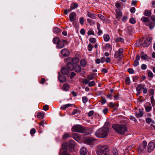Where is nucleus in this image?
<instances>
[{
    "mask_svg": "<svg viewBox=\"0 0 155 155\" xmlns=\"http://www.w3.org/2000/svg\"><path fill=\"white\" fill-rule=\"evenodd\" d=\"M110 124L106 122L103 126L97 130L95 133L96 136L99 138H105L108 135L110 127Z\"/></svg>",
    "mask_w": 155,
    "mask_h": 155,
    "instance_id": "f257e3e1",
    "label": "nucleus"
},
{
    "mask_svg": "<svg viewBox=\"0 0 155 155\" xmlns=\"http://www.w3.org/2000/svg\"><path fill=\"white\" fill-rule=\"evenodd\" d=\"M112 127L116 132L122 135H124L127 130L126 127L122 124H114Z\"/></svg>",
    "mask_w": 155,
    "mask_h": 155,
    "instance_id": "f03ea898",
    "label": "nucleus"
},
{
    "mask_svg": "<svg viewBox=\"0 0 155 155\" xmlns=\"http://www.w3.org/2000/svg\"><path fill=\"white\" fill-rule=\"evenodd\" d=\"M108 150L107 146L100 145L97 148L96 153L97 155H109Z\"/></svg>",
    "mask_w": 155,
    "mask_h": 155,
    "instance_id": "7ed1b4c3",
    "label": "nucleus"
},
{
    "mask_svg": "<svg viewBox=\"0 0 155 155\" xmlns=\"http://www.w3.org/2000/svg\"><path fill=\"white\" fill-rule=\"evenodd\" d=\"M152 40L151 37H147L145 39L144 38L141 39L139 41L136 42L137 46L141 45L143 47H148L150 44Z\"/></svg>",
    "mask_w": 155,
    "mask_h": 155,
    "instance_id": "20e7f679",
    "label": "nucleus"
},
{
    "mask_svg": "<svg viewBox=\"0 0 155 155\" xmlns=\"http://www.w3.org/2000/svg\"><path fill=\"white\" fill-rule=\"evenodd\" d=\"M141 20L144 22L146 26H148L150 29L155 27V22L150 21L149 18L143 16L141 18Z\"/></svg>",
    "mask_w": 155,
    "mask_h": 155,
    "instance_id": "39448f33",
    "label": "nucleus"
},
{
    "mask_svg": "<svg viewBox=\"0 0 155 155\" xmlns=\"http://www.w3.org/2000/svg\"><path fill=\"white\" fill-rule=\"evenodd\" d=\"M72 132H78L80 133H83L85 132V129L81 125L77 124L74 125L71 128Z\"/></svg>",
    "mask_w": 155,
    "mask_h": 155,
    "instance_id": "423d86ee",
    "label": "nucleus"
},
{
    "mask_svg": "<svg viewBox=\"0 0 155 155\" xmlns=\"http://www.w3.org/2000/svg\"><path fill=\"white\" fill-rule=\"evenodd\" d=\"M124 53V50L122 48H120L114 54V57L115 58H121V56L123 55Z\"/></svg>",
    "mask_w": 155,
    "mask_h": 155,
    "instance_id": "0eeeda50",
    "label": "nucleus"
},
{
    "mask_svg": "<svg viewBox=\"0 0 155 155\" xmlns=\"http://www.w3.org/2000/svg\"><path fill=\"white\" fill-rule=\"evenodd\" d=\"M65 40H63L60 41L56 45V48L57 49H61L64 47V44L67 42Z\"/></svg>",
    "mask_w": 155,
    "mask_h": 155,
    "instance_id": "6e6552de",
    "label": "nucleus"
},
{
    "mask_svg": "<svg viewBox=\"0 0 155 155\" xmlns=\"http://www.w3.org/2000/svg\"><path fill=\"white\" fill-rule=\"evenodd\" d=\"M84 82L86 84H88V86L91 87L94 86L96 84V83L94 81H89V80L87 79H84Z\"/></svg>",
    "mask_w": 155,
    "mask_h": 155,
    "instance_id": "1a4fd4ad",
    "label": "nucleus"
},
{
    "mask_svg": "<svg viewBox=\"0 0 155 155\" xmlns=\"http://www.w3.org/2000/svg\"><path fill=\"white\" fill-rule=\"evenodd\" d=\"M69 20L71 22H72L76 20V14L74 12L70 13L69 16Z\"/></svg>",
    "mask_w": 155,
    "mask_h": 155,
    "instance_id": "9d476101",
    "label": "nucleus"
},
{
    "mask_svg": "<svg viewBox=\"0 0 155 155\" xmlns=\"http://www.w3.org/2000/svg\"><path fill=\"white\" fill-rule=\"evenodd\" d=\"M61 54L64 57L68 56L70 54L69 51L66 48L63 49L61 51Z\"/></svg>",
    "mask_w": 155,
    "mask_h": 155,
    "instance_id": "9b49d317",
    "label": "nucleus"
},
{
    "mask_svg": "<svg viewBox=\"0 0 155 155\" xmlns=\"http://www.w3.org/2000/svg\"><path fill=\"white\" fill-rule=\"evenodd\" d=\"M155 147V144L152 142H150L148 145V152H150L154 149Z\"/></svg>",
    "mask_w": 155,
    "mask_h": 155,
    "instance_id": "f8f14e48",
    "label": "nucleus"
},
{
    "mask_svg": "<svg viewBox=\"0 0 155 155\" xmlns=\"http://www.w3.org/2000/svg\"><path fill=\"white\" fill-rule=\"evenodd\" d=\"M75 146V143L73 140H70L68 143V147L70 150H72Z\"/></svg>",
    "mask_w": 155,
    "mask_h": 155,
    "instance_id": "ddd939ff",
    "label": "nucleus"
},
{
    "mask_svg": "<svg viewBox=\"0 0 155 155\" xmlns=\"http://www.w3.org/2000/svg\"><path fill=\"white\" fill-rule=\"evenodd\" d=\"M68 59H69L70 60H71L72 63L74 64H77L78 63L79 61V58L78 57H75L73 58H68Z\"/></svg>",
    "mask_w": 155,
    "mask_h": 155,
    "instance_id": "4468645a",
    "label": "nucleus"
},
{
    "mask_svg": "<svg viewBox=\"0 0 155 155\" xmlns=\"http://www.w3.org/2000/svg\"><path fill=\"white\" fill-rule=\"evenodd\" d=\"M115 12L116 13L117 17L118 18H120L122 15L121 10L119 9H116Z\"/></svg>",
    "mask_w": 155,
    "mask_h": 155,
    "instance_id": "2eb2a0df",
    "label": "nucleus"
},
{
    "mask_svg": "<svg viewBox=\"0 0 155 155\" xmlns=\"http://www.w3.org/2000/svg\"><path fill=\"white\" fill-rule=\"evenodd\" d=\"M67 66L68 69L70 71H72L74 70V66L73 64L71 62H69L67 64Z\"/></svg>",
    "mask_w": 155,
    "mask_h": 155,
    "instance_id": "dca6fc26",
    "label": "nucleus"
},
{
    "mask_svg": "<svg viewBox=\"0 0 155 155\" xmlns=\"http://www.w3.org/2000/svg\"><path fill=\"white\" fill-rule=\"evenodd\" d=\"M73 137L77 141L81 139L80 135L78 133H74L73 134Z\"/></svg>",
    "mask_w": 155,
    "mask_h": 155,
    "instance_id": "f3484780",
    "label": "nucleus"
},
{
    "mask_svg": "<svg viewBox=\"0 0 155 155\" xmlns=\"http://www.w3.org/2000/svg\"><path fill=\"white\" fill-rule=\"evenodd\" d=\"M94 141V139L92 138H88L85 139V142L87 144H91L93 143Z\"/></svg>",
    "mask_w": 155,
    "mask_h": 155,
    "instance_id": "a211bd4d",
    "label": "nucleus"
},
{
    "mask_svg": "<svg viewBox=\"0 0 155 155\" xmlns=\"http://www.w3.org/2000/svg\"><path fill=\"white\" fill-rule=\"evenodd\" d=\"M152 108L151 105L150 103L146 104V105L145 106V109L147 112H150Z\"/></svg>",
    "mask_w": 155,
    "mask_h": 155,
    "instance_id": "6ab92c4d",
    "label": "nucleus"
},
{
    "mask_svg": "<svg viewBox=\"0 0 155 155\" xmlns=\"http://www.w3.org/2000/svg\"><path fill=\"white\" fill-rule=\"evenodd\" d=\"M140 56L139 55H137L136 57V59L134 63V66H137L139 64L138 61L140 60Z\"/></svg>",
    "mask_w": 155,
    "mask_h": 155,
    "instance_id": "aec40b11",
    "label": "nucleus"
},
{
    "mask_svg": "<svg viewBox=\"0 0 155 155\" xmlns=\"http://www.w3.org/2000/svg\"><path fill=\"white\" fill-rule=\"evenodd\" d=\"M87 149L84 147H82L80 151V153L81 155H85L87 153Z\"/></svg>",
    "mask_w": 155,
    "mask_h": 155,
    "instance_id": "412c9836",
    "label": "nucleus"
},
{
    "mask_svg": "<svg viewBox=\"0 0 155 155\" xmlns=\"http://www.w3.org/2000/svg\"><path fill=\"white\" fill-rule=\"evenodd\" d=\"M61 73L64 75H67L69 72V70L66 68L63 67L61 70Z\"/></svg>",
    "mask_w": 155,
    "mask_h": 155,
    "instance_id": "4be33fe9",
    "label": "nucleus"
},
{
    "mask_svg": "<svg viewBox=\"0 0 155 155\" xmlns=\"http://www.w3.org/2000/svg\"><path fill=\"white\" fill-rule=\"evenodd\" d=\"M74 70L77 72H80L81 70V66L78 64L75 65Z\"/></svg>",
    "mask_w": 155,
    "mask_h": 155,
    "instance_id": "5701e85b",
    "label": "nucleus"
},
{
    "mask_svg": "<svg viewBox=\"0 0 155 155\" xmlns=\"http://www.w3.org/2000/svg\"><path fill=\"white\" fill-rule=\"evenodd\" d=\"M58 79L60 82L63 83L66 81V78L65 76L63 75H59Z\"/></svg>",
    "mask_w": 155,
    "mask_h": 155,
    "instance_id": "b1692460",
    "label": "nucleus"
},
{
    "mask_svg": "<svg viewBox=\"0 0 155 155\" xmlns=\"http://www.w3.org/2000/svg\"><path fill=\"white\" fill-rule=\"evenodd\" d=\"M73 104H65L62 105L60 108L61 109L63 110H65L67 108L71 107L72 105H73Z\"/></svg>",
    "mask_w": 155,
    "mask_h": 155,
    "instance_id": "393cba45",
    "label": "nucleus"
},
{
    "mask_svg": "<svg viewBox=\"0 0 155 155\" xmlns=\"http://www.w3.org/2000/svg\"><path fill=\"white\" fill-rule=\"evenodd\" d=\"M87 16L90 18L93 19H96L97 17L96 15L95 14H93L91 12H88L87 13Z\"/></svg>",
    "mask_w": 155,
    "mask_h": 155,
    "instance_id": "a878e982",
    "label": "nucleus"
},
{
    "mask_svg": "<svg viewBox=\"0 0 155 155\" xmlns=\"http://www.w3.org/2000/svg\"><path fill=\"white\" fill-rule=\"evenodd\" d=\"M144 86V85L142 84H139L136 87V91H137L141 92V89L143 88Z\"/></svg>",
    "mask_w": 155,
    "mask_h": 155,
    "instance_id": "bb28decb",
    "label": "nucleus"
},
{
    "mask_svg": "<svg viewBox=\"0 0 155 155\" xmlns=\"http://www.w3.org/2000/svg\"><path fill=\"white\" fill-rule=\"evenodd\" d=\"M139 113L138 114L137 113L136 114V116L137 117H142L143 115V111L141 110L140 109H139Z\"/></svg>",
    "mask_w": 155,
    "mask_h": 155,
    "instance_id": "cd10ccee",
    "label": "nucleus"
},
{
    "mask_svg": "<svg viewBox=\"0 0 155 155\" xmlns=\"http://www.w3.org/2000/svg\"><path fill=\"white\" fill-rule=\"evenodd\" d=\"M70 88L69 85L67 84H64L63 85V89L65 91H67Z\"/></svg>",
    "mask_w": 155,
    "mask_h": 155,
    "instance_id": "c85d7f7f",
    "label": "nucleus"
},
{
    "mask_svg": "<svg viewBox=\"0 0 155 155\" xmlns=\"http://www.w3.org/2000/svg\"><path fill=\"white\" fill-rule=\"evenodd\" d=\"M61 154L60 155H70L65 150H60Z\"/></svg>",
    "mask_w": 155,
    "mask_h": 155,
    "instance_id": "c756f323",
    "label": "nucleus"
},
{
    "mask_svg": "<svg viewBox=\"0 0 155 155\" xmlns=\"http://www.w3.org/2000/svg\"><path fill=\"white\" fill-rule=\"evenodd\" d=\"M80 64L82 67H85L87 64L86 61L84 59H82L80 61Z\"/></svg>",
    "mask_w": 155,
    "mask_h": 155,
    "instance_id": "7c9ffc66",
    "label": "nucleus"
},
{
    "mask_svg": "<svg viewBox=\"0 0 155 155\" xmlns=\"http://www.w3.org/2000/svg\"><path fill=\"white\" fill-rule=\"evenodd\" d=\"M60 41V40L59 38L58 37H55L53 38V42L54 44H57Z\"/></svg>",
    "mask_w": 155,
    "mask_h": 155,
    "instance_id": "2f4dec72",
    "label": "nucleus"
},
{
    "mask_svg": "<svg viewBox=\"0 0 155 155\" xmlns=\"http://www.w3.org/2000/svg\"><path fill=\"white\" fill-rule=\"evenodd\" d=\"M151 14V12L149 10H146L144 13V15L146 16H150Z\"/></svg>",
    "mask_w": 155,
    "mask_h": 155,
    "instance_id": "473e14b6",
    "label": "nucleus"
},
{
    "mask_svg": "<svg viewBox=\"0 0 155 155\" xmlns=\"http://www.w3.org/2000/svg\"><path fill=\"white\" fill-rule=\"evenodd\" d=\"M103 38L105 41H108L110 40V36L108 34L104 35L103 36Z\"/></svg>",
    "mask_w": 155,
    "mask_h": 155,
    "instance_id": "72a5a7b5",
    "label": "nucleus"
},
{
    "mask_svg": "<svg viewBox=\"0 0 155 155\" xmlns=\"http://www.w3.org/2000/svg\"><path fill=\"white\" fill-rule=\"evenodd\" d=\"M114 40L116 42L120 41L122 42L124 41V39L120 37H117L114 39Z\"/></svg>",
    "mask_w": 155,
    "mask_h": 155,
    "instance_id": "f704fd0d",
    "label": "nucleus"
},
{
    "mask_svg": "<svg viewBox=\"0 0 155 155\" xmlns=\"http://www.w3.org/2000/svg\"><path fill=\"white\" fill-rule=\"evenodd\" d=\"M78 4L76 3H73L71 4L70 8L72 9H74L78 7Z\"/></svg>",
    "mask_w": 155,
    "mask_h": 155,
    "instance_id": "c9c22d12",
    "label": "nucleus"
},
{
    "mask_svg": "<svg viewBox=\"0 0 155 155\" xmlns=\"http://www.w3.org/2000/svg\"><path fill=\"white\" fill-rule=\"evenodd\" d=\"M53 31L54 33H59L61 32V31L58 28L55 27L53 29Z\"/></svg>",
    "mask_w": 155,
    "mask_h": 155,
    "instance_id": "e433bc0d",
    "label": "nucleus"
},
{
    "mask_svg": "<svg viewBox=\"0 0 155 155\" xmlns=\"http://www.w3.org/2000/svg\"><path fill=\"white\" fill-rule=\"evenodd\" d=\"M140 56L141 58L143 60L146 59L147 58V55L146 54H145L143 52L141 53L140 54Z\"/></svg>",
    "mask_w": 155,
    "mask_h": 155,
    "instance_id": "4c0bfd02",
    "label": "nucleus"
},
{
    "mask_svg": "<svg viewBox=\"0 0 155 155\" xmlns=\"http://www.w3.org/2000/svg\"><path fill=\"white\" fill-rule=\"evenodd\" d=\"M44 114L42 113L39 112L38 114L37 117L39 119H42L44 117Z\"/></svg>",
    "mask_w": 155,
    "mask_h": 155,
    "instance_id": "58836bf2",
    "label": "nucleus"
},
{
    "mask_svg": "<svg viewBox=\"0 0 155 155\" xmlns=\"http://www.w3.org/2000/svg\"><path fill=\"white\" fill-rule=\"evenodd\" d=\"M87 22L89 23V24L91 25H94L95 23V21L89 18H87Z\"/></svg>",
    "mask_w": 155,
    "mask_h": 155,
    "instance_id": "ea45409f",
    "label": "nucleus"
},
{
    "mask_svg": "<svg viewBox=\"0 0 155 155\" xmlns=\"http://www.w3.org/2000/svg\"><path fill=\"white\" fill-rule=\"evenodd\" d=\"M146 149H144L142 146H139L138 148V152L140 153L143 152Z\"/></svg>",
    "mask_w": 155,
    "mask_h": 155,
    "instance_id": "a19ab883",
    "label": "nucleus"
},
{
    "mask_svg": "<svg viewBox=\"0 0 155 155\" xmlns=\"http://www.w3.org/2000/svg\"><path fill=\"white\" fill-rule=\"evenodd\" d=\"M87 78L88 80H91L94 79V75L93 74H91L88 75H87Z\"/></svg>",
    "mask_w": 155,
    "mask_h": 155,
    "instance_id": "79ce46f5",
    "label": "nucleus"
},
{
    "mask_svg": "<svg viewBox=\"0 0 155 155\" xmlns=\"http://www.w3.org/2000/svg\"><path fill=\"white\" fill-rule=\"evenodd\" d=\"M68 144L67 145V144L65 143H63L62 145V149L61 150H67L66 148Z\"/></svg>",
    "mask_w": 155,
    "mask_h": 155,
    "instance_id": "37998d69",
    "label": "nucleus"
},
{
    "mask_svg": "<svg viewBox=\"0 0 155 155\" xmlns=\"http://www.w3.org/2000/svg\"><path fill=\"white\" fill-rule=\"evenodd\" d=\"M87 34L88 35H94V31L92 30L91 29H90L88 31Z\"/></svg>",
    "mask_w": 155,
    "mask_h": 155,
    "instance_id": "c03bdc74",
    "label": "nucleus"
},
{
    "mask_svg": "<svg viewBox=\"0 0 155 155\" xmlns=\"http://www.w3.org/2000/svg\"><path fill=\"white\" fill-rule=\"evenodd\" d=\"M125 83L129 85L130 83V81L129 77H127L125 79Z\"/></svg>",
    "mask_w": 155,
    "mask_h": 155,
    "instance_id": "a18cd8bd",
    "label": "nucleus"
},
{
    "mask_svg": "<svg viewBox=\"0 0 155 155\" xmlns=\"http://www.w3.org/2000/svg\"><path fill=\"white\" fill-rule=\"evenodd\" d=\"M88 50L89 51H92V49L93 48V46L91 44H89L88 46Z\"/></svg>",
    "mask_w": 155,
    "mask_h": 155,
    "instance_id": "49530a36",
    "label": "nucleus"
},
{
    "mask_svg": "<svg viewBox=\"0 0 155 155\" xmlns=\"http://www.w3.org/2000/svg\"><path fill=\"white\" fill-rule=\"evenodd\" d=\"M79 22L80 24L82 25L84 23V18L83 17H81L79 18Z\"/></svg>",
    "mask_w": 155,
    "mask_h": 155,
    "instance_id": "de8ad7c7",
    "label": "nucleus"
},
{
    "mask_svg": "<svg viewBox=\"0 0 155 155\" xmlns=\"http://www.w3.org/2000/svg\"><path fill=\"white\" fill-rule=\"evenodd\" d=\"M115 7L116 9H120L121 8V6L120 4L118 2H117L115 4Z\"/></svg>",
    "mask_w": 155,
    "mask_h": 155,
    "instance_id": "09e8293b",
    "label": "nucleus"
},
{
    "mask_svg": "<svg viewBox=\"0 0 155 155\" xmlns=\"http://www.w3.org/2000/svg\"><path fill=\"white\" fill-rule=\"evenodd\" d=\"M83 102L84 104L86 103L88 101L87 98L86 97H83L82 98Z\"/></svg>",
    "mask_w": 155,
    "mask_h": 155,
    "instance_id": "8fccbe9b",
    "label": "nucleus"
},
{
    "mask_svg": "<svg viewBox=\"0 0 155 155\" xmlns=\"http://www.w3.org/2000/svg\"><path fill=\"white\" fill-rule=\"evenodd\" d=\"M148 75L149 77L150 78H152L153 77V74L151 71H149L148 72Z\"/></svg>",
    "mask_w": 155,
    "mask_h": 155,
    "instance_id": "3c124183",
    "label": "nucleus"
},
{
    "mask_svg": "<svg viewBox=\"0 0 155 155\" xmlns=\"http://www.w3.org/2000/svg\"><path fill=\"white\" fill-rule=\"evenodd\" d=\"M98 16L100 18L101 20L105 21L106 19L101 14L98 15Z\"/></svg>",
    "mask_w": 155,
    "mask_h": 155,
    "instance_id": "603ef678",
    "label": "nucleus"
},
{
    "mask_svg": "<svg viewBox=\"0 0 155 155\" xmlns=\"http://www.w3.org/2000/svg\"><path fill=\"white\" fill-rule=\"evenodd\" d=\"M142 146L144 148V149H146L147 146V143L146 141L144 140L143 141V146Z\"/></svg>",
    "mask_w": 155,
    "mask_h": 155,
    "instance_id": "864d4df0",
    "label": "nucleus"
},
{
    "mask_svg": "<svg viewBox=\"0 0 155 155\" xmlns=\"http://www.w3.org/2000/svg\"><path fill=\"white\" fill-rule=\"evenodd\" d=\"M89 41L91 43H94L96 42V40L95 38H90Z\"/></svg>",
    "mask_w": 155,
    "mask_h": 155,
    "instance_id": "5fc2aeb1",
    "label": "nucleus"
},
{
    "mask_svg": "<svg viewBox=\"0 0 155 155\" xmlns=\"http://www.w3.org/2000/svg\"><path fill=\"white\" fill-rule=\"evenodd\" d=\"M113 155H118V151L117 149H113Z\"/></svg>",
    "mask_w": 155,
    "mask_h": 155,
    "instance_id": "6e6d98bb",
    "label": "nucleus"
},
{
    "mask_svg": "<svg viewBox=\"0 0 155 155\" xmlns=\"http://www.w3.org/2000/svg\"><path fill=\"white\" fill-rule=\"evenodd\" d=\"M94 114V111L93 110H91L88 113V116L89 117H91Z\"/></svg>",
    "mask_w": 155,
    "mask_h": 155,
    "instance_id": "4d7b16f0",
    "label": "nucleus"
},
{
    "mask_svg": "<svg viewBox=\"0 0 155 155\" xmlns=\"http://www.w3.org/2000/svg\"><path fill=\"white\" fill-rule=\"evenodd\" d=\"M127 71L130 74H133L134 73V70L132 68H129L128 69Z\"/></svg>",
    "mask_w": 155,
    "mask_h": 155,
    "instance_id": "13d9d810",
    "label": "nucleus"
},
{
    "mask_svg": "<svg viewBox=\"0 0 155 155\" xmlns=\"http://www.w3.org/2000/svg\"><path fill=\"white\" fill-rule=\"evenodd\" d=\"M36 132V130L35 129H32L30 131V133L32 135L34 134Z\"/></svg>",
    "mask_w": 155,
    "mask_h": 155,
    "instance_id": "bf43d9fd",
    "label": "nucleus"
},
{
    "mask_svg": "<svg viewBox=\"0 0 155 155\" xmlns=\"http://www.w3.org/2000/svg\"><path fill=\"white\" fill-rule=\"evenodd\" d=\"M79 112V110L77 109H74L72 113V115H75Z\"/></svg>",
    "mask_w": 155,
    "mask_h": 155,
    "instance_id": "052dcab7",
    "label": "nucleus"
},
{
    "mask_svg": "<svg viewBox=\"0 0 155 155\" xmlns=\"http://www.w3.org/2000/svg\"><path fill=\"white\" fill-rule=\"evenodd\" d=\"M130 23L134 24L135 23V21L134 18H131L130 19Z\"/></svg>",
    "mask_w": 155,
    "mask_h": 155,
    "instance_id": "680f3d73",
    "label": "nucleus"
},
{
    "mask_svg": "<svg viewBox=\"0 0 155 155\" xmlns=\"http://www.w3.org/2000/svg\"><path fill=\"white\" fill-rule=\"evenodd\" d=\"M49 107L48 105H45L43 107V109L45 110L46 111L48 109Z\"/></svg>",
    "mask_w": 155,
    "mask_h": 155,
    "instance_id": "e2e57ef3",
    "label": "nucleus"
},
{
    "mask_svg": "<svg viewBox=\"0 0 155 155\" xmlns=\"http://www.w3.org/2000/svg\"><path fill=\"white\" fill-rule=\"evenodd\" d=\"M146 122L147 123L150 124L152 121V119L150 118H148L146 119Z\"/></svg>",
    "mask_w": 155,
    "mask_h": 155,
    "instance_id": "0e129e2a",
    "label": "nucleus"
},
{
    "mask_svg": "<svg viewBox=\"0 0 155 155\" xmlns=\"http://www.w3.org/2000/svg\"><path fill=\"white\" fill-rule=\"evenodd\" d=\"M147 68V65L145 64H143L141 65V68L142 70H145Z\"/></svg>",
    "mask_w": 155,
    "mask_h": 155,
    "instance_id": "69168bd1",
    "label": "nucleus"
},
{
    "mask_svg": "<svg viewBox=\"0 0 155 155\" xmlns=\"http://www.w3.org/2000/svg\"><path fill=\"white\" fill-rule=\"evenodd\" d=\"M85 31L84 29H81L80 31V33L83 35H84L85 34Z\"/></svg>",
    "mask_w": 155,
    "mask_h": 155,
    "instance_id": "338daca9",
    "label": "nucleus"
},
{
    "mask_svg": "<svg viewBox=\"0 0 155 155\" xmlns=\"http://www.w3.org/2000/svg\"><path fill=\"white\" fill-rule=\"evenodd\" d=\"M150 19L152 21H153V22H154L155 21V16L154 15H153L151 16Z\"/></svg>",
    "mask_w": 155,
    "mask_h": 155,
    "instance_id": "774afa93",
    "label": "nucleus"
}]
</instances>
